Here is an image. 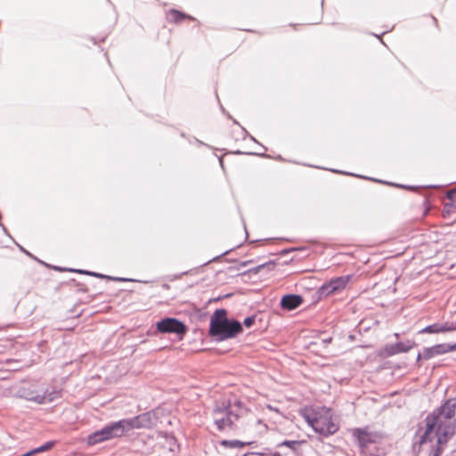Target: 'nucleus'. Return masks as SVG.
<instances>
[{
	"instance_id": "1",
	"label": "nucleus",
	"mask_w": 456,
	"mask_h": 456,
	"mask_svg": "<svg viewBox=\"0 0 456 456\" xmlns=\"http://www.w3.org/2000/svg\"><path fill=\"white\" fill-rule=\"evenodd\" d=\"M243 330L242 324L234 319L227 318V311L216 309L210 317L209 334L218 341L233 338Z\"/></svg>"
},
{
	"instance_id": "2",
	"label": "nucleus",
	"mask_w": 456,
	"mask_h": 456,
	"mask_svg": "<svg viewBox=\"0 0 456 456\" xmlns=\"http://www.w3.org/2000/svg\"><path fill=\"white\" fill-rule=\"evenodd\" d=\"M444 418H440V414L434 411L428 414L426 419L425 431L419 436V444H423L432 441L436 437L437 444H444L447 443L452 436H444L445 425L448 424Z\"/></svg>"
},
{
	"instance_id": "3",
	"label": "nucleus",
	"mask_w": 456,
	"mask_h": 456,
	"mask_svg": "<svg viewBox=\"0 0 456 456\" xmlns=\"http://www.w3.org/2000/svg\"><path fill=\"white\" fill-rule=\"evenodd\" d=\"M152 425L150 412L140 414L131 419H125L116 421V437L127 435L134 428H146Z\"/></svg>"
},
{
	"instance_id": "4",
	"label": "nucleus",
	"mask_w": 456,
	"mask_h": 456,
	"mask_svg": "<svg viewBox=\"0 0 456 456\" xmlns=\"http://www.w3.org/2000/svg\"><path fill=\"white\" fill-rule=\"evenodd\" d=\"M305 419L316 433L323 436H331L338 429V425L332 421L329 414L314 417L307 415Z\"/></svg>"
},
{
	"instance_id": "5",
	"label": "nucleus",
	"mask_w": 456,
	"mask_h": 456,
	"mask_svg": "<svg viewBox=\"0 0 456 456\" xmlns=\"http://www.w3.org/2000/svg\"><path fill=\"white\" fill-rule=\"evenodd\" d=\"M448 424L445 425L444 436H453L455 433L456 398L448 399L439 408L435 410Z\"/></svg>"
},
{
	"instance_id": "6",
	"label": "nucleus",
	"mask_w": 456,
	"mask_h": 456,
	"mask_svg": "<svg viewBox=\"0 0 456 456\" xmlns=\"http://www.w3.org/2000/svg\"><path fill=\"white\" fill-rule=\"evenodd\" d=\"M156 329L160 333H173L177 335L179 338H183L188 330L184 322L174 317H166L161 319L156 323Z\"/></svg>"
},
{
	"instance_id": "7",
	"label": "nucleus",
	"mask_w": 456,
	"mask_h": 456,
	"mask_svg": "<svg viewBox=\"0 0 456 456\" xmlns=\"http://www.w3.org/2000/svg\"><path fill=\"white\" fill-rule=\"evenodd\" d=\"M414 346H416V343L411 339L395 344H387L380 350L379 354L383 357H390L401 353H407Z\"/></svg>"
},
{
	"instance_id": "8",
	"label": "nucleus",
	"mask_w": 456,
	"mask_h": 456,
	"mask_svg": "<svg viewBox=\"0 0 456 456\" xmlns=\"http://www.w3.org/2000/svg\"><path fill=\"white\" fill-rule=\"evenodd\" d=\"M456 351V343L454 344H437L430 347L423 348V357L425 360H429L435 356L442 355L449 352Z\"/></svg>"
},
{
	"instance_id": "9",
	"label": "nucleus",
	"mask_w": 456,
	"mask_h": 456,
	"mask_svg": "<svg viewBox=\"0 0 456 456\" xmlns=\"http://www.w3.org/2000/svg\"><path fill=\"white\" fill-rule=\"evenodd\" d=\"M23 396L30 401H34L37 403H51L53 400L61 397V394L58 391L45 392L44 394H37L34 390L24 391Z\"/></svg>"
},
{
	"instance_id": "10",
	"label": "nucleus",
	"mask_w": 456,
	"mask_h": 456,
	"mask_svg": "<svg viewBox=\"0 0 456 456\" xmlns=\"http://www.w3.org/2000/svg\"><path fill=\"white\" fill-rule=\"evenodd\" d=\"M456 330V322H436L428 325L419 331V333H445Z\"/></svg>"
},
{
	"instance_id": "11",
	"label": "nucleus",
	"mask_w": 456,
	"mask_h": 456,
	"mask_svg": "<svg viewBox=\"0 0 456 456\" xmlns=\"http://www.w3.org/2000/svg\"><path fill=\"white\" fill-rule=\"evenodd\" d=\"M232 415L233 411H227L226 415L220 418H215L214 423L219 431H234L238 428L237 425L234 423L232 419Z\"/></svg>"
},
{
	"instance_id": "12",
	"label": "nucleus",
	"mask_w": 456,
	"mask_h": 456,
	"mask_svg": "<svg viewBox=\"0 0 456 456\" xmlns=\"http://www.w3.org/2000/svg\"><path fill=\"white\" fill-rule=\"evenodd\" d=\"M114 427L108 426L102 430L96 431L94 434L88 436L87 444L90 445L102 443L112 437Z\"/></svg>"
},
{
	"instance_id": "13",
	"label": "nucleus",
	"mask_w": 456,
	"mask_h": 456,
	"mask_svg": "<svg viewBox=\"0 0 456 456\" xmlns=\"http://www.w3.org/2000/svg\"><path fill=\"white\" fill-rule=\"evenodd\" d=\"M303 303V297L297 294H287L281 299V306L282 309L291 311L299 307Z\"/></svg>"
},
{
	"instance_id": "14",
	"label": "nucleus",
	"mask_w": 456,
	"mask_h": 456,
	"mask_svg": "<svg viewBox=\"0 0 456 456\" xmlns=\"http://www.w3.org/2000/svg\"><path fill=\"white\" fill-rule=\"evenodd\" d=\"M354 436L356 438L360 447L365 448L370 443L369 434L362 428H355L353 431Z\"/></svg>"
},
{
	"instance_id": "15",
	"label": "nucleus",
	"mask_w": 456,
	"mask_h": 456,
	"mask_svg": "<svg viewBox=\"0 0 456 456\" xmlns=\"http://www.w3.org/2000/svg\"><path fill=\"white\" fill-rule=\"evenodd\" d=\"M351 279V275L339 276L330 281L332 289H335L337 292L344 289Z\"/></svg>"
},
{
	"instance_id": "16",
	"label": "nucleus",
	"mask_w": 456,
	"mask_h": 456,
	"mask_svg": "<svg viewBox=\"0 0 456 456\" xmlns=\"http://www.w3.org/2000/svg\"><path fill=\"white\" fill-rule=\"evenodd\" d=\"M219 444L224 448L240 449L244 448L246 445L253 444V442H242L240 440H221Z\"/></svg>"
},
{
	"instance_id": "17",
	"label": "nucleus",
	"mask_w": 456,
	"mask_h": 456,
	"mask_svg": "<svg viewBox=\"0 0 456 456\" xmlns=\"http://www.w3.org/2000/svg\"><path fill=\"white\" fill-rule=\"evenodd\" d=\"M169 16H170V20L175 23H179L184 19L194 20V18H192L191 16L187 15V14H185L178 10H175V9H172L169 12Z\"/></svg>"
},
{
	"instance_id": "18",
	"label": "nucleus",
	"mask_w": 456,
	"mask_h": 456,
	"mask_svg": "<svg viewBox=\"0 0 456 456\" xmlns=\"http://www.w3.org/2000/svg\"><path fill=\"white\" fill-rule=\"evenodd\" d=\"M227 411H233L231 409V404L227 403L225 402H222L221 403H216V405L213 409V413L215 414L216 417L218 414L226 415Z\"/></svg>"
},
{
	"instance_id": "19",
	"label": "nucleus",
	"mask_w": 456,
	"mask_h": 456,
	"mask_svg": "<svg viewBox=\"0 0 456 456\" xmlns=\"http://www.w3.org/2000/svg\"><path fill=\"white\" fill-rule=\"evenodd\" d=\"M320 297H328L331 294L337 293L335 289H332L330 282H326L322 285L318 290Z\"/></svg>"
},
{
	"instance_id": "20",
	"label": "nucleus",
	"mask_w": 456,
	"mask_h": 456,
	"mask_svg": "<svg viewBox=\"0 0 456 456\" xmlns=\"http://www.w3.org/2000/svg\"><path fill=\"white\" fill-rule=\"evenodd\" d=\"M302 443V441L297 440H284L278 444V447L286 446L292 451H296L297 446Z\"/></svg>"
},
{
	"instance_id": "21",
	"label": "nucleus",
	"mask_w": 456,
	"mask_h": 456,
	"mask_svg": "<svg viewBox=\"0 0 456 456\" xmlns=\"http://www.w3.org/2000/svg\"><path fill=\"white\" fill-rule=\"evenodd\" d=\"M54 444H55V443L53 441H50V442L45 443L44 445L30 451L29 452H31V455H33L35 453H39V452H43L45 451H49L54 446Z\"/></svg>"
},
{
	"instance_id": "22",
	"label": "nucleus",
	"mask_w": 456,
	"mask_h": 456,
	"mask_svg": "<svg viewBox=\"0 0 456 456\" xmlns=\"http://www.w3.org/2000/svg\"><path fill=\"white\" fill-rule=\"evenodd\" d=\"M275 264L274 262H268V263H265V264H262V265H257L256 268L252 269V271L256 273H258L260 270L264 269V268H267L269 270L273 269L274 267Z\"/></svg>"
},
{
	"instance_id": "23",
	"label": "nucleus",
	"mask_w": 456,
	"mask_h": 456,
	"mask_svg": "<svg viewBox=\"0 0 456 456\" xmlns=\"http://www.w3.org/2000/svg\"><path fill=\"white\" fill-rule=\"evenodd\" d=\"M440 445V444H437L436 446L432 447L428 456H441L443 448Z\"/></svg>"
},
{
	"instance_id": "24",
	"label": "nucleus",
	"mask_w": 456,
	"mask_h": 456,
	"mask_svg": "<svg viewBox=\"0 0 456 456\" xmlns=\"http://www.w3.org/2000/svg\"><path fill=\"white\" fill-rule=\"evenodd\" d=\"M255 322H256V315H250L244 319L243 324L247 328H250L255 323Z\"/></svg>"
},
{
	"instance_id": "25",
	"label": "nucleus",
	"mask_w": 456,
	"mask_h": 456,
	"mask_svg": "<svg viewBox=\"0 0 456 456\" xmlns=\"http://www.w3.org/2000/svg\"><path fill=\"white\" fill-rule=\"evenodd\" d=\"M446 198L453 202L456 199V188L446 192Z\"/></svg>"
},
{
	"instance_id": "26",
	"label": "nucleus",
	"mask_w": 456,
	"mask_h": 456,
	"mask_svg": "<svg viewBox=\"0 0 456 456\" xmlns=\"http://www.w3.org/2000/svg\"><path fill=\"white\" fill-rule=\"evenodd\" d=\"M453 208H454L453 202H447L444 204V210L448 213L451 212Z\"/></svg>"
},
{
	"instance_id": "27",
	"label": "nucleus",
	"mask_w": 456,
	"mask_h": 456,
	"mask_svg": "<svg viewBox=\"0 0 456 456\" xmlns=\"http://www.w3.org/2000/svg\"><path fill=\"white\" fill-rule=\"evenodd\" d=\"M115 281H134V280H132V279H126V278H121V277H116Z\"/></svg>"
},
{
	"instance_id": "28",
	"label": "nucleus",
	"mask_w": 456,
	"mask_h": 456,
	"mask_svg": "<svg viewBox=\"0 0 456 456\" xmlns=\"http://www.w3.org/2000/svg\"><path fill=\"white\" fill-rule=\"evenodd\" d=\"M239 418H240V413L233 411V415H232L233 421L235 422L236 420L239 419Z\"/></svg>"
},
{
	"instance_id": "29",
	"label": "nucleus",
	"mask_w": 456,
	"mask_h": 456,
	"mask_svg": "<svg viewBox=\"0 0 456 456\" xmlns=\"http://www.w3.org/2000/svg\"><path fill=\"white\" fill-rule=\"evenodd\" d=\"M333 173H340V174H346V172H341V171H338L337 169H330ZM346 175H354V174H351V173H346Z\"/></svg>"
},
{
	"instance_id": "30",
	"label": "nucleus",
	"mask_w": 456,
	"mask_h": 456,
	"mask_svg": "<svg viewBox=\"0 0 456 456\" xmlns=\"http://www.w3.org/2000/svg\"><path fill=\"white\" fill-rule=\"evenodd\" d=\"M421 359H424L423 352L418 354V355H417V362H419Z\"/></svg>"
},
{
	"instance_id": "31",
	"label": "nucleus",
	"mask_w": 456,
	"mask_h": 456,
	"mask_svg": "<svg viewBox=\"0 0 456 456\" xmlns=\"http://www.w3.org/2000/svg\"><path fill=\"white\" fill-rule=\"evenodd\" d=\"M331 339H332L331 338H327L322 339V342L324 344H329V343H330Z\"/></svg>"
},
{
	"instance_id": "32",
	"label": "nucleus",
	"mask_w": 456,
	"mask_h": 456,
	"mask_svg": "<svg viewBox=\"0 0 456 456\" xmlns=\"http://www.w3.org/2000/svg\"><path fill=\"white\" fill-rule=\"evenodd\" d=\"M395 186H398V187H403V185H399V184H396ZM404 188H407L409 190H413V187L412 186H404Z\"/></svg>"
},
{
	"instance_id": "33",
	"label": "nucleus",
	"mask_w": 456,
	"mask_h": 456,
	"mask_svg": "<svg viewBox=\"0 0 456 456\" xmlns=\"http://www.w3.org/2000/svg\"><path fill=\"white\" fill-rule=\"evenodd\" d=\"M235 405H236L237 407L240 408V407H241V405H242V403H241L240 401H236V402H235Z\"/></svg>"
},
{
	"instance_id": "34",
	"label": "nucleus",
	"mask_w": 456,
	"mask_h": 456,
	"mask_svg": "<svg viewBox=\"0 0 456 456\" xmlns=\"http://www.w3.org/2000/svg\"><path fill=\"white\" fill-rule=\"evenodd\" d=\"M197 142H198L199 144H200V145L204 144V143H203L201 141H200V140H197Z\"/></svg>"
},
{
	"instance_id": "35",
	"label": "nucleus",
	"mask_w": 456,
	"mask_h": 456,
	"mask_svg": "<svg viewBox=\"0 0 456 456\" xmlns=\"http://www.w3.org/2000/svg\"><path fill=\"white\" fill-rule=\"evenodd\" d=\"M228 253H229V250H227V251L224 252L223 254H221V256H224V255H226V254H228Z\"/></svg>"
},
{
	"instance_id": "36",
	"label": "nucleus",
	"mask_w": 456,
	"mask_h": 456,
	"mask_svg": "<svg viewBox=\"0 0 456 456\" xmlns=\"http://www.w3.org/2000/svg\"><path fill=\"white\" fill-rule=\"evenodd\" d=\"M247 264H248V262H242V263H241V265L246 266V265H247Z\"/></svg>"
},
{
	"instance_id": "37",
	"label": "nucleus",
	"mask_w": 456,
	"mask_h": 456,
	"mask_svg": "<svg viewBox=\"0 0 456 456\" xmlns=\"http://www.w3.org/2000/svg\"><path fill=\"white\" fill-rule=\"evenodd\" d=\"M251 140H253L254 142H256V140L253 137V136H250Z\"/></svg>"
},
{
	"instance_id": "38",
	"label": "nucleus",
	"mask_w": 456,
	"mask_h": 456,
	"mask_svg": "<svg viewBox=\"0 0 456 456\" xmlns=\"http://www.w3.org/2000/svg\"><path fill=\"white\" fill-rule=\"evenodd\" d=\"M395 337L398 338L399 334L398 333H395Z\"/></svg>"
},
{
	"instance_id": "39",
	"label": "nucleus",
	"mask_w": 456,
	"mask_h": 456,
	"mask_svg": "<svg viewBox=\"0 0 456 456\" xmlns=\"http://www.w3.org/2000/svg\"><path fill=\"white\" fill-rule=\"evenodd\" d=\"M257 155H259V156H265V154H264V153H258Z\"/></svg>"
},
{
	"instance_id": "40",
	"label": "nucleus",
	"mask_w": 456,
	"mask_h": 456,
	"mask_svg": "<svg viewBox=\"0 0 456 456\" xmlns=\"http://www.w3.org/2000/svg\"><path fill=\"white\" fill-rule=\"evenodd\" d=\"M121 401L115 402V404L120 403Z\"/></svg>"
},
{
	"instance_id": "41",
	"label": "nucleus",
	"mask_w": 456,
	"mask_h": 456,
	"mask_svg": "<svg viewBox=\"0 0 456 456\" xmlns=\"http://www.w3.org/2000/svg\"><path fill=\"white\" fill-rule=\"evenodd\" d=\"M121 401L115 402V404L120 403Z\"/></svg>"
}]
</instances>
